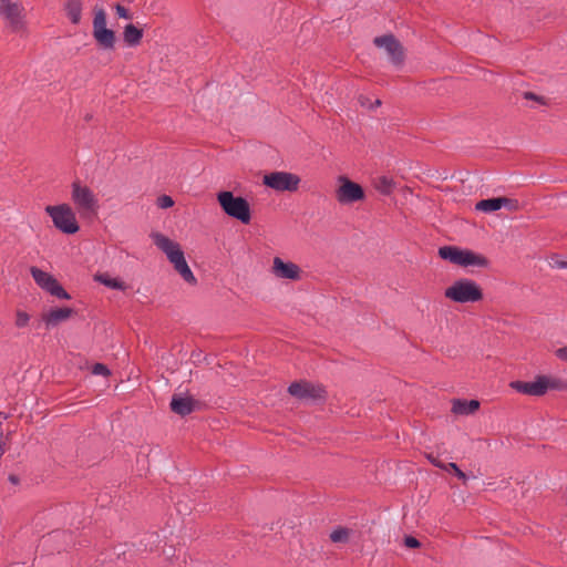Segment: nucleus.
<instances>
[{
	"label": "nucleus",
	"mask_w": 567,
	"mask_h": 567,
	"mask_svg": "<svg viewBox=\"0 0 567 567\" xmlns=\"http://www.w3.org/2000/svg\"><path fill=\"white\" fill-rule=\"evenodd\" d=\"M45 213L51 217L53 225L64 234H75L80 227L76 220L75 212L68 204L49 205Z\"/></svg>",
	"instance_id": "7ed1b4c3"
},
{
	"label": "nucleus",
	"mask_w": 567,
	"mask_h": 567,
	"mask_svg": "<svg viewBox=\"0 0 567 567\" xmlns=\"http://www.w3.org/2000/svg\"><path fill=\"white\" fill-rule=\"evenodd\" d=\"M30 272L39 287L60 299H70V295L49 272H45L37 267H31Z\"/></svg>",
	"instance_id": "9d476101"
},
{
	"label": "nucleus",
	"mask_w": 567,
	"mask_h": 567,
	"mask_svg": "<svg viewBox=\"0 0 567 567\" xmlns=\"http://www.w3.org/2000/svg\"><path fill=\"white\" fill-rule=\"evenodd\" d=\"M511 386L519 393L540 396L546 393L545 375H538L532 382L515 381L511 383Z\"/></svg>",
	"instance_id": "dca6fc26"
},
{
	"label": "nucleus",
	"mask_w": 567,
	"mask_h": 567,
	"mask_svg": "<svg viewBox=\"0 0 567 567\" xmlns=\"http://www.w3.org/2000/svg\"><path fill=\"white\" fill-rule=\"evenodd\" d=\"M373 43L375 47L384 50L389 61L393 65L401 66L403 64L405 58L404 48L393 35L386 34L377 37Z\"/></svg>",
	"instance_id": "1a4fd4ad"
},
{
	"label": "nucleus",
	"mask_w": 567,
	"mask_h": 567,
	"mask_svg": "<svg viewBox=\"0 0 567 567\" xmlns=\"http://www.w3.org/2000/svg\"><path fill=\"white\" fill-rule=\"evenodd\" d=\"M439 256L457 266L467 267H486L488 260L483 255L476 254L468 249H461L454 246H444L439 249Z\"/></svg>",
	"instance_id": "f03ea898"
},
{
	"label": "nucleus",
	"mask_w": 567,
	"mask_h": 567,
	"mask_svg": "<svg viewBox=\"0 0 567 567\" xmlns=\"http://www.w3.org/2000/svg\"><path fill=\"white\" fill-rule=\"evenodd\" d=\"M364 190L358 184L347 176L338 177V187L336 189V199L342 205H349L364 199Z\"/></svg>",
	"instance_id": "6e6552de"
},
{
	"label": "nucleus",
	"mask_w": 567,
	"mask_h": 567,
	"mask_svg": "<svg viewBox=\"0 0 567 567\" xmlns=\"http://www.w3.org/2000/svg\"><path fill=\"white\" fill-rule=\"evenodd\" d=\"M447 466H449V467H453V472H454V474H455L460 480H462V481H463V483H466V481H467V476H466V474H465L463 471H461V470L458 468V466H457L455 463H447Z\"/></svg>",
	"instance_id": "72a5a7b5"
},
{
	"label": "nucleus",
	"mask_w": 567,
	"mask_h": 567,
	"mask_svg": "<svg viewBox=\"0 0 567 567\" xmlns=\"http://www.w3.org/2000/svg\"><path fill=\"white\" fill-rule=\"evenodd\" d=\"M525 99H527V100L540 101V97H538L537 95H535V94H534V93H532V92H526V93H525Z\"/></svg>",
	"instance_id": "58836bf2"
},
{
	"label": "nucleus",
	"mask_w": 567,
	"mask_h": 567,
	"mask_svg": "<svg viewBox=\"0 0 567 567\" xmlns=\"http://www.w3.org/2000/svg\"><path fill=\"white\" fill-rule=\"evenodd\" d=\"M0 14L10 28L18 32L24 29L23 8L11 0H0Z\"/></svg>",
	"instance_id": "ddd939ff"
},
{
	"label": "nucleus",
	"mask_w": 567,
	"mask_h": 567,
	"mask_svg": "<svg viewBox=\"0 0 567 567\" xmlns=\"http://www.w3.org/2000/svg\"><path fill=\"white\" fill-rule=\"evenodd\" d=\"M94 280L111 288V289L125 290L127 288V286L124 281L118 280L116 278H112L106 272L96 274L94 276Z\"/></svg>",
	"instance_id": "6ab92c4d"
},
{
	"label": "nucleus",
	"mask_w": 567,
	"mask_h": 567,
	"mask_svg": "<svg viewBox=\"0 0 567 567\" xmlns=\"http://www.w3.org/2000/svg\"><path fill=\"white\" fill-rule=\"evenodd\" d=\"M404 545L408 547V548H417L420 546V542L412 537V536H406L404 538Z\"/></svg>",
	"instance_id": "f704fd0d"
},
{
	"label": "nucleus",
	"mask_w": 567,
	"mask_h": 567,
	"mask_svg": "<svg viewBox=\"0 0 567 567\" xmlns=\"http://www.w3.org/2000/svg\"><path fill=\"white\" fill-rule=\"evenodd\" d=\"M197 405L198 402L192 396L183 394H174L171 401L172 411L182 416L192 413Z\"/></svg>",
	"instance_id": "f3484780"
},
{
	"label": "nucleus",
	"mask_w": 567,
	"mask_h": 567,
	"mask_svg": "<svg viewBox=\"0 0 567 567\" xmlns=\"http://www.w3.org/2000/svg\"><path fill=\"white\" fill-rule=\"evenodd\" d=\"M71 199L82 217H89L97 213L99 199L96 195L80 182L72 184Z\"/></svg>",
	"instance_id": "39448f33"
},
{
	"label": "nucleus",
	"mask_w": 567,
	"mask_h": 567,
	"mask_svg": "<svg viewBox=\"0 0 567 567\" xmlns=\"http://www.w3.org/2000/svg\"><path fill=\"white\" fill-rule=\"evenodd\" d=\"M123 37H124V41L130 47H135L141 42L143 32H142V30L137 29L134 24H127L124 28Z\"/></svg>",
	"instance_id": "412c9836"
},
{
	"label": "nucleus",
	"mask_w": 567,
	"mask_h": 567,
	"mask_svg": "<svg viewBox=\"0 0 567 567\" xmlns=\"http://www.w3.org/2000/svg\"><path fill=\"white\" fill-rule=\"evenodd\" d=\"M157 205H158V207L166 209L174 205V200L172 199V197H169L167 195H162L157 199Z\"/></svg>",
	"instance_id": "c756f323"
},
{
	"label": "nucleus",
	"mask_w": 567,
	"mask_h": 567,
	"mask_svg": "<svg viewBox=\"0 0 567 567\" xmlns=\"http://www.w3.org/2000/svg\"><path fill=\"white\" fill-rule=\"evenodd\" d=\"M30 316L23 310H17L16 312V327L24 328L29 324Z\"/></svg>",
	"instance_id": "bb28decb"
},
{
	"label": "nucleus",
	"mask_w": 567,
	"mask_h": 567,
	"mask_svg": "<svg viewBox=\"0 0 567 567\" xmlns=\"http://www.w3.org/2000/svg\"><path fill=\"white\" fill-rule=\"evenodd\" d=\"M9 481L12 483V484H18L19 483V477L14 474H11L9 475Z\"/></svg>",
	"instance_id": "ea45409f"
},
{
	"label": "nucleus",
	"mask_w": 567,
	"mask_h": 567,
	"mask_svg": "<svg viewBox=\"0 0 567 567\" xmlns=\"http://www.w3.org/2000/svg\"><path fill=\"white\" fill-rule=\"evenodd\" d=\"M106 24V13L104 9L95 8L93 19V38L104 50H113L116 41L115 32L109 29Z\"/></svg>",
	"instance_id": "423d86ee"
},
{
	"label": "nucleus",
	"mask_w": 567,
	"mask_h": 567,
	"mask_svg": "<svg viewBox=\"0 0 567 567\" xmlns=\"http://www.w3.org/2000/svg\"><path fill=\"white\" fill-rule=\"evenodd\" d=\"M173 267L175 271L184 279L185 282L189 284L190 286H195L197 284V279L194 276L185 258L179 262L175 264Z\"/></svg>",
	"instance_id": "aec40b11"
},
{
	"label": "nucleus",
	"mask_w": 567,
	"mask_h": 567,
	"mask_svg": "<svg viewBox=\"0 0 567 567\" xmlns=\"http://www.w3.org/2000/svg\"><path fill=\"white\" fill-rule=\"evenodd\" d=\"M217 200L228 216L238 219L243 224L250 221V207L245 198L234 196L231 192L225 190L218 193Z\"/></svg>",
	"instance_id": "20e7f679"
},
{
	"label": "nucleus",
	"mask_w": 567,
	"mask_h": 567,
	"mask_svg": "<svg viewBox=\"0 0 567 567\" xmlns=\"http://www.w3.org/2000/svg\"><path fill=\"white\" fill-rule=\"evenodd\" d=\"M115 10L120 18L127 19V20L132 19V14L125 7H123L121 4H116Z\"/></svg>",
	"instance_id": "473e14b6"
},
{
	"label": "nucleus",
	"mask_w": 567,
	"mask_h": 567,
	"mask_svg": "<svg viewBox=\"0 0 567 567\" xmlns=\"http://www.w3.org/2000/svg\"><path fill=\"white\" fill-rule=\"evenodd\" d=\"M444 296L458 303L477 302L483 299V290L471 279H460L445 289Z\"/></svg>",
	"instance_id": "f257e3e1"
},
{
	"label": "nucleus",
	"mask_w": 567,
	"mask_h": 567,
	"mask_svg": "<svg viewBox=\"0 0 567 567\" xmlns=\"http://www.w3.org/2000/svg\"><path fill=\"white\" fill-rule=\"evenodd\" d=\"M550 266L556 267V268H561V269L567 268V261L560 260L555 257V258H551Z\"/></svg>",
	"instance_id": "e433bc0d"
},
{
	"label": "nucleus",
	"mask_w": 567,
	"mask_h": 567,
	"mask_svg": "<svg viewBox=\"0 0 567 567\" xmlns=\"http://www.w3.org/2000/svg\"><path fill=\"white\" fill-rule=\"evenodd\" d=\"M288 392L300 400L320 401L326 398V390L319 385L307 381L293 382L289 385Z\"/></svg>",
	"instance_id": "9b49d317"
},
{
	"label": "nucleus",
	"mask_w": 567,
	"mask_h": 567,
	"mask_svg": "<svg viewBox=\"0 0 567 567\" xmlns=\"http://www.w3.org/2000/svg\"><path fill=\"white\" fill-rule=\"evenodd\" d=\"M6 441L7 437L3 434V431L0 429V458L6 453Z\"/></svg>",
	"instance_id": "4c0bfd02"
},
{
	"label": "nucleus",
	"mask_w": 567,
	"mask_h": 567,
	"mask_svg": "<svg viewBox=\"0 0 567 567\" xmlns=\"http://www.w3.org/2000/svg\"><path fill=\"white\" fill-rule=\"evenodd\" d=\"M502 208H505L509 212H517L519 209V203L517 199L501 197Z\"/></svg>",
	"instance_id": "cd10ccee"
},
{
	"label": "nucleus",
	"mask_w": 567,
	"mask_h": 567,
	"mask_svg": "<svg viewBox=\"0 0 567 567\" xmlns=\"http://www.w3.org/2000/svg\"><path fill=\"white\" fill-rule=\"evenodd\" d=\"M262 182L276 192H296L301 179L296 174L278 171L264 175Z\"/></svg>",
	"instance_id": "0eeeda50"
},
{
	"label": "nucleus",
	"mask_w": 567,
	"mask_h": 567,
	"mask_svg": "<svg viewBox=\"0 0 567 567\" xmlns=\"http://www.w3.org/2000/svg\"><path fill=\"white\" fill-rule=\"evenodd\" d=\"M74 315V310L69 307L63 308H52L48 311H44L41 316L42 321L44 322L48 329L55 328L60 323L65 322Z\"/></svg>",
	"instance_id": "2eb2a0df"
},
{
	"label": "nucleus",
	"mask_w": 567,
	"mask_h": 567,
	"mask_svg": "<svg viewBox=\"0 0 567 567\" xmlns=\"http://www.w3.org/2000/svg\"><path fill=\"white\" fill-rule=\"evenodd\" d=\"M373 185L378 192L383 195H389L395 187L392 178L388 176H379L374 179Z\"/></svg>",
	"instance_id": "b1692460"
},
{
	"label": "nucleus",
	"mask_w": 567,
	"mask_h": 567,
	"mask_svg": "<svg viewBox=\"0 0 567 567\" xmlns=\"http://www.w3.org/2000/svg\"><path fill=\"white\" fill-rule=\"evenodd\" d=\"M154 244L167 257L168 261L174 266L185 258L181 245L161 233H153L151 235Z\"/></svg>",
	"instance_id": "4468645a"
},
{
	"label": "nucleus",
	"mask_w": 567,
	"mask_h": 567,
	"mask_svg": "<svg viewBox=\"0 0 567 567\" xmlns=\"http://www.w3.org/2000/svg\"><path fill=\"white\" fill-rule=\"evenodd\" d=\"M358 102L360 103V105L362 107H367V109H374V107H378L381 105V101L379 99H377L373 103L371 102L370 97L369 96H365V95H359L358 97Z\"/></svg>",
	"instance_id": "c85d7f7f"
},
{
	"label": "nucleus",
	"mask_w": 567,
	"mask_h": 567,
	"mask_svg": "<svg viewBox=\"0 0 567 567\" xmlns=\"http://www.w3.org/2000/svg\"><path fill=\"white\" fill-rule=\"evenodd\" d=\"M426 457L434 466L442 470H447V463H443L442 461L439 460L437 456H434L433 454H427Z\"/></svg>",
	"instance_id": "2f4dec72"
},
{
	"label": "nucleus",
	"mask_w": 567,
	"mask_h": 567,
	"mask_svg": "<svg viewBox=\"0 0 567 567\" xmlns=\"http://www.w3.org/2000/svg\"><path fill=\"white\" fill-rule=\"evenodd\" d=\"M555 355L559 360L567 362V347H561L555 350Z\"/></svg>",
	"instance_id": "c9c22d12"
},
{
	"label": "nucleus",
	"mask_w": 567,
	"mask_h": 567,
	"mask_svg": "<svg viewBox=\"0 0 567 567\" xmlns=\"http://www.w3.org/2000/svg\"><path fill=\"white\" fill-rule=\"evenodd\" d=\"M546 392L548 390L567 391V381L545 375Z\"/></svg>",
	"instance_id": "a878e982"
},
{
	"label": "nucleus",
	"mask_w": 567,
	"mask_h": 567,
	"mask_svg": "<svg viewBox=\"0 0 567 567\" xmlns=\"http://www.w3.org/2000/svg\"><path fill=\"white\" fill-rule=\"evenodd\" d=\"M475 208L484 213H493L502 208L501 197L482 199L476 203Z\"/></svg>",
	"instance_id": "5701e85b"
},
{
	"label": "nucleus",
	"mask_w": 567,
	"mask_h": 567,
	"mask_svg": "<svg viewBox=\"0 0 567 567\" xmlns=\"http://www.w3.org/2000/svg\"><path fill=\"white\" fill-rule=\"evenodd\" d=\"M82 6V0H68L66 14L74 24H79L81 21Z\"/></svg>",
	"instance_id": "4be33fe9"
},
{
	"label": "nucleus",
	"mask_w": 567,
	"mask_h": 567,
	"mask_svg": "<svg viewBox=\"0 0 567 567\" xmlns=\"http://www.w3.org/2000/svg\"><path fill=\"white\" fill-rule=\"evenodd\" d=\"M92 373L95 374V375H109L110 374V370L107 369L106 365L102 364V363H95L92 368Z\"/></svg>",
	"instance_id": "7c9ffc66"
},
{
	"label": "nucleus",
	"mask_w": 567,
	"mask_h": 567,
	"mask_svg": "<svg viewBox=\"0 0 567 567\" xmlns=\"http://www.w3.org/2000/svg\"><path fill=\"white\" fill-rule=\"evenodd\" d=\"M352 534L353 530L350 528L337 527L330 533V539L336 544H347L350 540Z\"/></svg>",
	"instance_id": "393cba45"
},
{
	"label": "nucleus",
	"mask_w": 567,
	"mask_h": 567,
	"mask_svg": "<svg viewBox=\"0 0 567 567\" xmlns=\"http://www.w3.org/2000/svg\"><path fill=\"white\" fill-rule=\"evenodd\" d=\"M270 272L280 280L299 281L302 278V269L296 262L280 257L272 259Z\"/></svg>",
	"instance_id": "f8f14e48"
},
{
	"label": "nucleus",
	"mask_w": 567,
	"mask_h": 567,
	"mask_svg": "<svg viewBox=\"0 0 567 567\" xmlns=\"http://www.w3.org/2000/svg\"><path fill=\"white\" fill-rule=\"evenodd\" d=\"M480 409V401L477 400H454L452 403V412L457 415H471Z\"/></svg>",
	"instance_id": "a211bd4d"
}]
</instances>
